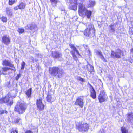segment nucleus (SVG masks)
Returning <instances> with one entry per match:
<instances>
[{
  "instance_id": "obj_1",
  "label": "nucleus",
  "mask_w": 133,
  "mask_h": 133,
  "mask_svg": "<svg viewBox=\"0 0 133 133\" xmlns=\"http://www.w3.org/2000/svg\"><path fill=\"white\" fill-rule=\"evenodd\" d=\"M78 6V12L79 15L82 17L86 16L88 18H89L91 15V11L87 10L85 5L82 3H79Z\"/></svg>"
},
{
  "instance_id": "obj_2",
  "label": "nucleus",
  "mask_w": 133,
  "mask_h": 133,
  "mask_svg": "<svg viewBox=\"0 0 133 133\" xmlns=\"http://www.w3.org/2000/svg\"><path fill=\"white\" fill-rule=\"evenodd\" d=\"M50 73L53 76H57L58 78H61L64 73V70L58 67H54L49 69Z\"/></svg>"
},
{
  "instance_id": "obj_3",
  "label": "nucleus",
  "mask_w": 133,
  "mask_h": 133,
  "mask_svg": "<svg viewBox=\"0 0 133 133\" xmlns=\"http://www.w3.org/2000/svg\"><path fill=\"white\" fill-rule=\"evenodd\" d=\"M27 107V104L24 103L19 102L15 107V110L19 114L24 113Z\"/></svg>"
},
{
  "instance_id": "obj_4",
  "label": "nucleus",
  "mask_w": 133,
  "mask_h": 133,
  "mask_svg": "<svg viewBox=\"0 0 133 133\" xmlns=\"http://www.w3.org/2000/svg\"><path fill=\"white\" fill-rule=\"evenodd\" d=\"M76 125L78 130L83 132L88 131L89 128L88 124L83 122L77 123Z\"/></svg>"
},
{
  "instance_id": "obj_5",
  "label": "nucleus",
  "mask_w": 133,
  "mask_h": 133,
  "mask_svg": "<svg viewBox=\"0 0 133 133\" xmlns=\"http://www.w3.org/2000/svg\"><path fill=\"white\" fill-rule=\"evenodd\" d=\"M6 103L8 105L11 106L13 103V98L10 94L8 93L5 98L0 99V103Z\"/></svg>"
},
{
  "instance_id": "obj_6",
  "label": "nucleus",
  "mask_w": 133,
  "mask_h": 133,
  "mask_svg": "<svg viewBox=\"0 0 133 133\" xmlns=\"http://www.w3.org/2000/svg\"><path fill=\"white\" fill-rule=\"evenodd\" d=\"M123 51L119 49H118L115 51H111V56L114 59L117 58H120L121 55L123 56Z\"/></svg>"
},
{
  "instance_id": "obj_7",
  "label": "nucleus",
  "mask_w": 133,
  "mask_h": 133,
  "mask_svg": "<svg viewBox=\"0 0 133 133\" xmlns=\"http://www.w3.org/2000/svg\"><path fill=\"white\" fill-rule=\"evenodd\" d=\"M2 64L3 66H8L12 68V70L14 72L16 71V69L13 64V62L10 60L5 59L3 60Z\"/></svg>"
},
{
  "instance_id": "obj_8",
  "label": "nucleus",
  "mask_w": 133,
  "mask_h": 133,
  "mask_svg": "<svg viewBox=\"0 0 133 133\" xmlns=\"http://www.w3.org/2000/svg\"><path fill=\"white\" fill-rule=\"evenodd\" d=\"M108 99L107 95L103 91L100 92V94L98 97V99L100 103L107 101Z\"/></svg>"
},
{
  "instance_id": "obj_9",
  "label": "nucleus",
  "mask_w": 133,
  "mask_h": 133,
  "mask_svg": "<svg viewBox=\"0 0 133 133\" xmlns=\"http://www.w3.org/2000/svg\"><path fill=\"white\" fill-rule=\"evenodd\" d=\"M83 96L78 97L76 99L75 104L76 105H79L81 108H82L84 106V103L83 101Z\"/></svg>"
},
{
  "instance_id": "obj_10",
  "label": "nucleus",
  "mask_w": 133,
  "mask_h": 133,
  "mask_svg": "<svg viewBox=\"0 0 133 133\" xmlns=\"http://www.w3.org/2000/svg\"><path fill=\"white\" fill-rule=\"evenodd\" d=\"M36 105L38 111H41L44 109V105L42 102L41 98L37 100Z\"/></svg>"
},
{
  "instance_id": "obj_11",
  "label": "nucleus",
  "mask_w": 133,
  "mask_h": 133,
  "mask_svg": "<svg viewBox=\"0 0 133 133\" xmlns=\"http://www.w3.org/2000/svg\"><path fill=\"white\" fill-rule=\"evenodd\" d=\"M95 30L86 29L84 33V35L89 37H91L95 36Z\"/></svg>"
},
{
  "instance_id": "obj_12",
  "label": "nucleus",
  "mask_w": 133,
  "mask_h": 133,
  "mask_svg": "<svg viewBox=\"0 0 133 133\" xmlns=\"http://www.w3.org/2000/svg\"><path fill=\"white\" fill-rule=\"evenodd\" d=\"M51 54L52 57L54 59L58 58L61 59L62 54L59 51H52Z\"/></svg>"
},
{
  "instance_id": "obj_13",
  "label": "nucleus",
  "mask_w": 133,
  "mask_h": 133,
  "mask_svg": "<svg viewBox=\"0 0 133 133\" xmlns=\"http://www.w3.org/2000/svg\"><path fill=\"white\" fill-rule=\"evenodd\" d=\"M2 42L4 44L8 45L10 42V39L7 35L4 36L2 38Z\"/></svg>"
},
{
  "instance_id": "obj_14",
  "label": "nucleus",
  "mask_w": 133,
  "mask_h": 133,
  "mask_svg": "<svg viewBox=\"0 0 133 133\" xmlns=\"http://www.w3.org/2000/svg\"><path fill=\"white\" fill-rule=\"evenodd\" d=\"M77 0H71L72 3L70 5V7L71 9L75 10L77 9Z\"/></svg>"
},
{
  "instance_id": "obj_15",
  "label": "nucleus",
  "mask_w": 133,
  "mask_h": 133,
  "mask_svg": "<svg viewBox=\"0 0 133 133\" xmlns=\"http://www.w3.org/2000/svg\"><path fill=\"white\" fill-rule=\"evenodd\" d=\"M46 98L47 101L48 102H52L55 100V98L52 94L51 92L48 93Z\"/></svg>"
},
{
  "instance_id": "obj_16",
  "label": "nucleus",
  "mask_w": 133,
  "mask_h": 133,
  "mask_svg": "<svg viewBox=\"0 0 133 133\" xmlns=\"http://www.w3.org/2000/svg\"><path fill=\"white\" fill-rule=\"evenodd\" d=\"M86 69L87 70L89 71L91 73L94 74V67L88 64L86 65Z\"/></svg>"
},
{
  "instance_id": "obj_17",
  "label": "nucleus",
  "mask_w": 133,
  "mask_h": 133,
  "mask_svg": "<svg viewBox=\"0 0 133 133\" xmlns=\"http://www.w3.org/2000/svg\"><path fill=\"white\" fill-rule=\"evenodd\" d=\"M89 85L91 87L90 90L91 96L93 98L95 99L96 97V94L95 91L93 87L91 86L90 84H89Z\"/></svg>"
},
{
  "instance_id": "obj_18",
  "label": "nucleus",
  "mask_w": 133,
  "mask_h": 133,
  "mask_svg": "<svg viewBox=\"0 0 133 133\" xmlns=\"http://www.w3.org/2000/svg\"><path fill=\"white\" fill-rule=\"evenodd\" d=\"M36 25L34 23L32 22L30 24L28 25V28H26V29H29L30 30H32L33 29H36Z\"/></svg>"
},
{
  "instance_id": "obj_19",
  "label": "nucleus",
  "mask_w": 133,
  "mask_h": 133,
  "mask_svg": "<svg viewBox=\"0 0 133 133\" xmlns=\"http://www.w3.org/2000/svg\"><path fill=\"white\" fill-rule=\"evenodd\" d=\"M128 121L130 123L133 122V113H130L127 115Z\"/></svg>"
},
{
  "instance_id": "obj_20",
  "label": "nucleus",
  "mask_w": 133,
  "mask_h": 133,
  "mask_svg": "<svg viewBox=\"0 0 133 133\" xmlns=\"http://www.w3.org/2000/svg\"><path fill=\"white\" fill-rule=\"evenodd\" d=\"M12 68L10 67H2V73H1L4 75H7V73L6 72L9 70H12Z\"/></svg>"
},
{
  "instance_id": "obj_21",
  "label": "nucleus",
  "mask_w": 133,
  "mask_h": 133,
  "mask_svg": "<svg viewBox=\"0 0 133 133\" xmlns=\"http://www.w3.org/2000/svg\"><path fill=\"white\" fill-rule=\"evenodd\" d=\"M109 32L111 33H112V34L115 33V30L114 24H111V25H110L109 26Z\"/></svg>"
},
{
  "instance_id": "obj_22",
  "label": "nucleus",
  "mask_w": 133,
  "mask_h": 133,
  "mask_svg": "<svg viewBox=\"0 0 133 133\" xmlns=\"http://www.w3.org/2000/svg\"><path fill=\"white\" fill-rule=\"evenodd\" d=\"M89 1L87 3L88 6L89 7H92L95 5V2L94 0H89Z\"/></svg>"
},
{
  "instance_id": "obj_23",
  "label": "nucleus",
  "mask_w": 133,
  "mask_h": 133,
  "mask_svg": "<svg viewBox=\"0 0 133 133\" xmlns=\"http://www.w3.org/2000/svg\"><path fill=\"white\" fill-rule=\"evenodd\" d=\"M32 90V88H30L29 89L27 90V91L25 92V93L26 94L28 98L30 97H31Z\"/></svg>"
},
{
  "instance_id": "obj_24",
  "label": "nucleus",
  "mask_w": 133,
  "mask_h": 133,
  "mask_svg": "<svg viewBox=\"0 0 133 133\" xmlns=\"http://www.w3.org/2000/svg\"><path fill=\"white\" fill-rule=\"evenodd\" d=\"M6 14L9 16H11L12 15V11L11 9L7 7L6 8Z\"/></svg>"
},
{
  "instance_id": "obj_25",
  "label": "nucleus",
  "mask_w": 133,
  "mask_h": 133,
  "mask_svg": "<svg viewBox=\"0 0 133 133\" xmlns=\"http://www.w3.org/2000/svg\"><path fill=\"white\" fill-rule=\"evenodd\" d=\"M87 29H88L89 30H95V29L93 25H92L91 23H88L87 24Z\"/></svg>"
},
{
  "instance_id": "obj_26",
  "label": "nucleus",
  "mask_w": 133,
  "mask_h": 133,
  "mask_svg": "<svg viewBox=\"0 0 133 133\" xmlns=\"http://www.w3.org/2000/svg\"><path fill=\"white\" fill-rule=\"evenodd\" d=\"M70 53H71V54H76L77 55H78L79 56H80L79 53L76 49L71 50L70 51Z\"/></svg>"
},
{
  "instance_id": "obj_27",
  "label": "nucleus",
  "mask_w": 133,
  "mask_h": 133,
  "mask_svg": "<svg viewBox=\"0 0 133 133\" xmlns=\"http://www.w3.org/2000/svg\"><path fill=\"white\" fill-rule=\"evenodd\" d=\"M26 5L25 3L22 2L19 5H18L19 7V9H24Z\"/></svg>"
},
{
  "instance_id": "obj_28",
  "label": "nucleus",
  "mask_w": 133,
  "mask_h": 133,
  "mask_svg": "<svg viewBox=\"0 0 133 133\" xmlns=\"http://www.w3.org/2000/svg\"><path fill=\"white\" fill-rule=\"evenodd\" d=\"M121 130L122 133H128V130L124 127H122L121 128Z\"/></svg>"
},
{
  "instance_id": "obj_29",
  "label": "nucleus",
  "mask_w": 133,
  "mask_h": 133,
  "mask_svg": "<svg viewBox=\"0 0 133 133\" xmlns=\"http://www.w3.org/2000/svg\"><path fill=\"white\" fill-rule=\"evenodd\" d=\"M4 113L7 114L8 113V111L6 110H3L2 109H0V115L3 114Z\"/></svg>"
},
{
  "instance_id": "obj_30",
  "label": "nucleus",
  "mask_w": 133,
  "mask_h": 133,
  "mask_svg": "<svg viewBox=\"0 0 133 133\" xmlns=\"http://www.w3.org/2000/svg\"><path fill=\"white\" fill-rule=\"evenodd\" d=\"M21 121V119L19 117H17L15 118L14 121L15 123H18Z\"/></svg>"
},
{
  "instance_id": "obj_31",
  "label": "nucleus",
  "mask_w": 133,
  "mask_h": 133,
  "mask_svg": "<svg viewBox=\"0 0 133 133\" xmlns=\"http://www.w3.org/2000/svg\"><path fill=\"white\" fill-rule=\"evenodd\" d=\"M83 46L86 49V50H87L88 52H89L88 53L89 54V55H91V51L89 50V48H88L87 45H84Z\"/></svg>"
},
{
  "instance_id": "obj_32",
  "label": "nucleus",
  "mask_w": 133,
  "mask_h": 133,
  "mask_svg": "<svg viewBox=\"0 0 133 133\" xmlns=\"http://www.w3.org/2000/svg\"><path fill=\"white\" fill-rule=\"evenodd\" d=\"M17 0H9V5H12L14 4Z\"/></svg>"
},
{
  "instance_id": "obj_33",
  "label": "nucleus",
  "mask_w": 133,
  "mask_h": 133,
  "mask_svg": "<svg viewBox=\"0 0 133 133\" xmlns=\"http://www.w3.org/2000/svg\"><path fill=\"white\" fill-rule=\"evenodd\" d=\"M25 64H26L25 62L23 61L22 62V63L21 64V70H23L24 69Z\"/></svg>"
},
{
  "instance_id": "obj_34",
  "label": "nucleus",
  "mask_w": 133,
  "mask_h": 133,
  "mask_svg": "<svg viewBox=\"0 0 133 133\" xmlns=\"http://www.w3.org/2000/svg\"><path fill=\"white\" fill-rule=\"evenodd\" d=\"M17 31L20 33H22L24 32V30L23 28H18Z\"/></svg>"
},
{
  "instance_id": "obj_35",
  "label": "nucleus",
  "mask_w": 133,
  "mask_h": 133,
  "mask_svg": "<svg viewBox=\"0 0 133 133\" xmlns=\"http://www.w3.org/2000/svg\"><path fill=\"white\" fill-rule=\"evenodd\" d=\"M77 79L78 80L80 81L83 82H85V81L84 79L82 78L79 77H78Z\"/></svg>"
},
{
  "instance_id": "obj_36",
  "label": "nucleus",
  "mask_w": 133,
  "mask_h": 133,
  "mask_svg": "<svg viewBox=\"0 0 133 133\" xmlns=\"http://www.w3.org/2000/svg\"><path fill=\"white\" fill-rule=\"evenodd\" d=\"M1 19L3 22H6L7 21L6 18L4 17H3L1 18Z\"/></svg>"
},
{
  "instance_id": "obj_37",
  "label": "nucleus",
  "mask_w": 133,
  "mask_h": 133,
  "mask_svg": "<svg viewBox=\"0 0 133 133\" xmlns=\"http://www.w3.org/2000/svg\"><path fill=\"white\" fill-rule=\"evenodd\" d=\"M69 46L72 49V50H73L74 49H76V47L74 46V45L72 44H69Z\"/></svg>"
},
{
  "instance_id": "obj_38",
  "label": "nucleus",
  "mask_w": 133,
  "mask_h": 133,
  "mask_svg": "<svg viewBox=\"0 0 133 133\" xmlns=\"http://www.w3.org/2000/svg\"><path fill=\"white\" fill-rule=\"evenodd\" d=\"M96 54L98 55H99L100 56H101L103 54L101 51H97L96 52Z\"/></svg>"
},
{
  "instance_id": "obj_39",
  "label": "nucleus",
  "mask_w": 133,
  "mask_h": 133,
  "mask_svg": "<svg viewBox=\"0 0 133 133\" xmlns=\"http://www.w3.org/2000/svg\"><path fill=\"white\" fill-rule=\"evenodd\" d=\"M72 56L73 58V59L76 61H77V59L78 58L77 57V56L76 55V54H72Z\"/></svg>"
},
{
  "instance_id": "obj_40",
  "label": "nucleus",
  "mask_w": 133,
  "mask_h": 133,
  "mask_svg": "<svg viewBox=\"0 0 133 133\" xmlns=\"http://www.w3.org/2000/svg\"><path fill=\"white\" fill-rule=\"evenodd\" d=\"M50 1L51 2L52 4H56L57 2L56 0H50Z\"/></svg>"
},
{
  "instance_id": "obj_41",
  "label": "nucleus",
  "mask_w": 133,
  "mask_h": 133,
  "mask_svg": "<svg viewBox=\"0 0 133 133\" xmlns=\"http://www.w3.org/2000/svg\"><path fill=\"white\" fill-rule=\"evenodd\" d=\"M100 57H100L101 58L103 61H104L105 62H107V61L104 58V56H103V55L101 56Z\"/></svg>"
},
{
  "instance_id": "obj_42",
  "label": "nucleus",
  "mask_w": 133,
  "mask_h": 133,
  "mask_svg": "<svg viewBox=\"0 0 133 133\" xmlns=\"http://www.w3.org/2000/svg\"><path fill=\"white\" fill-rule=\"evenodd\" d=\"M20 77V74H18L16 77V80H18L19 78Z\"/></svg>"
},
{
  "instance_id": "obj_43",
  "label": "nucleus",
  "mask_w": 133,
  "mask_h": 133,
  "mask_svg": "<svg viewBox=\"0 0 133 133\" xmlns=\"http://www.w3.org/2000/svg\"><path fill=\"white\" fill-rule=\"evenodd\" d=\"M98 133H105V131L103 129H102L100 130L98 132Z\"/></svg>"
},
{
  "instance_id": "obj_44",
  "label": "nucleus",
  "mask_w": 133,
  "mask_h": 133,
  "mask_svg": "<svg viewBox=\"0 0 133 133\" xmlns=\"http://www.w3.org/2000/svg\"><path fill=\"white\" fill-rule=\"evenodd\" d=\"M25 133H33V132L30 130H29L26 131L25 132Z\"/></svg>"
},
{
  "instance_id": "obj_45",
  "label": "nucleus",
  "mask_w": 133,
  "mask_h": 133,
  "mask_svg": "<svg viewBox=\"0 0 133 133\" xmlns=\"http://www.w3.org/2000/svg\"><path fill=\"white\" fill-rule=\"evenodd\" d=\"M18 9H19V6H18V5L16 6L14 8V9L15 10H17Z\"/></svg>"
},
{
  "instance_id": "obj_46",
  "label": "nucleus",
  "mask_w": 133,
  "mask_h": 133,
  "mask_svg": "<svg viewBox=\"0 0 133 133\" xmlns=\"http://www.w3.org/2000/svg\"><path fill=\"white\" fill-rule=\"evenodd\" d=\"M18 133V131L17 130H15V131H13L11 133Z\"/></svg>"
},
{
  "instance_id": "obj_47",
  "label": "nucleus",
  "mask_w": 133,
  "mask_h": 133,
  "mask_svg": "<svg viewBox=\"0 0 133 133\" xmlns=\"http://www.w3.org/2000/svg\"><path fill=\"white\" fill-rule=\"evenodd\" d=\"M130 52L133 54V48L131 49L130 50Z\"/></svg>"
},
{
  "instance_id": "obj_48",
  "label": "nucleus",
  "mask_w": 133,
  "mask_h": 133,
  "mask_svg": "<svg viewBox=\"0 0 133 133\" xmlns=\"http://www.w3.org/2000/svg\"><path fill=\"white\" fill-rule=\"evenodd\" d=\"M2 74V73H1V70H0V75H1Z\"/></svg>"
},
{
  "instance_id": "obj_49",
  "label": "nucleus",
  "mask_w": 133,
  "mask_h": 133,
  "mask_svg": "<svg viewBox=\"0 0 133 133\" xmlns=\"http://www.w3.org/2000/svg\"><path fill=\"white\" fill-rule=\"evenodd\" d=\"M62 10V11H65V10H64V9H62V10Z\"/></svg>"
}]
</instances>
